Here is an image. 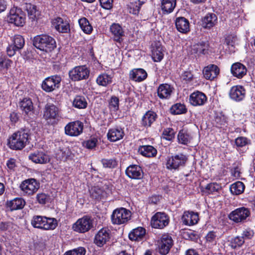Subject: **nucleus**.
Segmentation results:
<instances>
[{"label":"nucleus","mask_w":255,"mask_h":255,"mask_svg":"<svg viewBox=\"0 0 255 255\" xmlns=\"http://www.w3.org/2000/svg\"><path fill=\"white\" fill-rule=\"evenodd\" d=\"M29 136V130L28 128H21L9 137L8 145L13 150H21L28 142Z\"/></svg>","instance_id":"nucleus-1"},{"label":"nucleus","mask_w":255,"mask_h":255,"mask_svg":"<svg viewBox=\"0 0 255 255\" xmlns=\"http://www.w3.org/2000/svg\"><path fill=\"white\" fill-rule=\"evenodd\" d=\"M33 45L37 49L46 52H51L56 47L55 39L46 34L35 36L33 40Z\"/></svg>","instance_id":"nucleus-2"},{"label":"nucleus","mask_w":255,"mask_h":255,"mask_svg":"<svg viewBox=\"0 0 255 255\" xmlns=\"http://www.w3.org/2000/svg\"><path fill=\"white\" fill-rule=\"evenodd\" d=\"M31 224L34 228L45 230H54L57 226V222L55 218L38 215L32 217Z\"/></svg>","instance_id":"nucleus-3"},{"label":"nucleus","mask_w":255,"mask_h":255,"mask_svg":"<svg viewBox=\"0 0 255 255\" xmlns=\"http://www.w3.org/2000/svg\"><path fill=\"white\" fill-rule=\"evenodd\" d=\"M187 160V156L182 153L168 156L166 159V167L170 170H178L185 165Z\"/></svg>","instance_id":"nucleus-4"},{"label":"nucleus","mask_w":255,"mask_h":255,"mask_svg":"<svg viewBox=\"0 0 255 255\" xmlns=\"http://www.w3.org/2000/svg\"><path fill=\"white\" fill-rule=\"evenodd\" d=\"M131 212L124 208L115 210L111 216L112 223L116 225H121L127 223L130 219Z\"/></svg>","instance_id":"nucleus-5"},{"label":"nucleus","mask_w":255,"mask_h":255,"mask_svg":"<svg viewBox=\"0 0 255 255\" xmlns=\"http://www.w3.org/2000/svg\"><path fill=\"white\" fill-rule=\"evenodd\" d=\"M8 22L16 26H22L25 23V15L21 9L17 6L12 7L8 15Z\"/></svg>","instance_id":"nucleus-6"},{"label":"nucleus","mask_w":255,"mask_h":255,"mask_svg":"<svg viewBox=\"0 0 255 255\" xmlns=\"http://www.w3.org/2000/svg\"><path fill=\"white\" fill-rule=\"evenodd\" d=\"M90 74V71L86 65L76 66L69 72V76L73 81H79L87 79Z\"/></svg>","instance_id":"nucleus-7"},{"label":"nucleus","mask_w":255,"mask_h":255,"mask_svg":"<svg viewBox=\"0 0 255 255\" xmlns=\"http://www.w3.org/2000/svg\"><path fill=\"white\" fill-rule=\"evenodd\" d=\"M93 227L92 220L88 216L79 219L73 225V230L79 233H85Z\"/></svg>","instance_id":"nucleus-8"},{"label":"nucleus","mask_w":255,"mask_h":255,"mask_svg":"<svg viewBox=\"0 0 255 255\" xmlns=\"http://www.w3.org/2000/svg\"><path fill=\"white\" fill-rule=\"evenodd\" d=\"M39 183L34 178L25 180L20 185V188L24 195H32L39 188Z\"/></svg>","instance_id":"nucleus-9"},{"label":"nucleus","mask_w":255,"mask_h":255,"mask_svg":"<svg viewBox=\"0 0 255 255\" xmlns=\"http://www.w3.org/2000/svg\"><path fill=\"white\" fill-rule=\"evenodd\" d=\"M61 81V78L58 75L47 77L42 83V89L46 92H52L59 88Z\"/></svg>","instance_id":"nucleus-10"},{"label":"nucleus","mask_w":255,"mask_h":255,"mask_svg":"<svg viewBox=\"0 0 255 255\" xmlns=\"http://www.w3.org/2000/svg\"><path fill=\"white\" fill-rule=\"evenodd\" d=\"M250 211L244 207L238 208L232 211L228 215L229 218L235 223L244 222L250 216Z\"/></svg>","instance_id":"nucleus-11"},{"label":"nucleus","mask_w":255,"mask_h":255,"mask_svg":"<svg viewBox=\"0 0 255 255\" xmlns=\"http://www.w3.org/2000/svg\"><path fill=\"white\" fill-rule=\"evenodd\" d=\"M169 222L168 216L163 212L156 213L151 218V225L154 228L163 229Z\"/></svg>","instance_id":"nucleus-12"},{"label":"nucleus","mask_w":255,"mask_h":255,"mask_svg":"<svg viewBox=\"0 0 255 255\" xmlns=\"http://www.w3.org/2000/svg\"><path fill=\"white\" fill-rule=\"evenodd\" d=\"M83 127V124L81 121L70 122L65 127V134L71 136H77L82 133Z\"/></svg>","instance_id":"nucleus-13"},{"label":"nucleus","mask_w":255,"mask_h":255,"mask_svg":"<svg viewBox=\"0 0 255 255\" xmlns=\"http://www.w3.org/2000/svg\"><path fill=\"white\" fill-rule=\"evenodd\" d=\"M173 245V241L168 234L163 235L158 245V252L162 255H167Z\"/></svg>","instance_id":"nucleus-14"},{"label":"nucleus","mask_w":255,"mask_h":255,"mask_svg":"<svg viewBox=\"0 0 255 255\" xmlns=\"http://www.w3.org/2000/svg\"><path fill=\"white\" fill-rule=\"evenodd\" d=\"M111 232L107 228H102L95 235L94 243L98 247H102L110 241Z\"/></svg>","instance_id":"nucleus-15"},{"label":"nucleus","mask_w":255,"mask_h":255,"mask_svg":"<svg viewBox=\"0 0 255 255\" xmlns=\"http://www.w3.org/2000/svg\"><path fill=\"white\" fill-rule=\"evenodd\" d=\"M43 117L46 120H58L60 118L58 108L53 104H47L44 109Z\"/></svg>","instance_id":"nucleus-16"},{"label":"nucleus","mask_w":255,"mask_h":255,"mask_svg":"<svg viewBox=\"0 0 255 255\" xmlns=\"http://www.w3.org/2000/svg\"><path fill=\"white\" fill-rule=\"evenodd\" d=\"M126 175L132 179H141L143 176L141 167L138 165L132 164L128 166L126 170Z\"/></svg>","instance_id":"nucleus-17"},{"label":"nucleus","mask_w":255,"mask_h":255,"mask_svg":"<svg viewBox=\"0 0 255 255\" xmlns=\"http://www.w3.org/2000/svg\"><path fill=\"white\" fill-rule=\"evenodd\" d=\"M175 27L177 31L183 34H187L190 31V23L184 17L180 16L175 20Z\"/></svg>","instance_id":"nucleus-18"},{"label":"nucleus","mask_w":255,"mask_h":255,"mask_svg":"<svg viewBox=\"0 0 255 255\" xmlns=\"http://www.w3.org/2000/svg\"><path fill=\"white\" fill-rule=\"evenodd\" d=\"M124 135V128L120 127H116L109 129L107 133L108 139L112 142H115L122 139Z\"/></svg>","instance_id":"nucleus-19"},{"label":"nucleus","mask_w":255,"mask_h":255,"mask_svg":"<svg viewBox=\"0 0 255 255\" xmlns=\"http://www.w3.org/2000/svg\"><path fill=\"white\" fill-rule=\"evenodd\" d=\"M207 100L205 94L197 91L192 93L189 98L190 104L194 106H202L205 104Z\"/></svg>","instance_id":"nucleus-20"},{"label":"nucleus","mask_w":255,"mask_h":255,"mask_svg":"<svg viewBox=\"0 0 255 255\" xmlns=\"http://www.w3.org/2000/svg\"><path fill=\"white\" fill-rule=\"evenodd\" d=\"M52 25L59 32L67 33L70 31V25L68 21L61 17H57L52 21Z\"/></svg>","instance_id":"nucleus-21"},{"label":"nucleus","mask_w":255,"mask_h":255,"mask_svg":"<svg viewBox=\"0 0 255 255\" xmlns=\"http://www.w3.org/2000/svg\"><path fill=\"white\" fill-rule=\"evenodd\" d=\"M110 31L115 41L121 43L123 41L125 32L122 26L119 23H113L110 26Z\"/></svg>","instance_id":"nucleus-22"},{"label":"nucleus","mask_w":255,"mask_h":255,"mask_svg":"<svg viewBox=\"0 0 255 255\" xmlns=\"http://www.w3.org/2000/svg\"><path fill=\"white\" fill-rule=\"evenodd\" d=\"M173 90V87L168 84H160L157 89V96L161 99H168Z\"/></svg>","instance_id":"nucleus-23"},{"label":"nucleus","mask_w":255,"mask_h":255,"mask_svg":"<svg viewBox=\"0 0 255 255\" xmlns=\"http://www.w3.org/2000/svg\"><path fill=\"white\" fill-rule=\"evenodd\" d=\"M229 95L232 99L236 101H241L245 97L246 90L242 86H233L230 91Z\"/></svg>","instance_id":"nucleus-24"},{"label":"nucleus","mask_w":255,"mask_h":255,"mask_svg":"<svg viewBox=\"0 0 255 255\" xmlns=\"http://www.w3.org/2000/svg\"><path fill=\"white\" fill-rule=\"evenodd\" d=\"M28 158L35 163L45 164L49 162V156L42 151H36L29 154Z\"/></svg>","instance_id":"nucleus-25"},{"label":"nucleus","mask_w":255,"mask_h":255,"mask_svg":"<svg viewBox=\"0 0 255 255\" xmlns=\"http://www.w3.org/2000/svg\"><path fill=\"white\" fill-rule=\"evenodd\" d=\"M220 69L217 65L210 64L205 67L203 70V74L205 79L212 80L219 75Z\"/></svg>","instance_id":"nucleus-26"},{"label":"nucleus","mask_w":255,"mask_h":255,"mask_svg":"<svg viewBox=\"0 0 255 255\" xmlns=\"http://www.w3.org/2000/svg\"><path fill=\"white\" fill-rule=\"evenodd\" d=\"M198 214L193 211H185L182 217L183 223L185 225L191 226L198 223Z\"/></svg>","instance_id":"nucleus-27"},{"label":"nucleus","mask_w":255,"mask_h":255,"mask_svg":"<svg viewBox=\"0 0 255 255\" xmlns=\"http://www.w3.org/2000/svg\"><path fill=\"white\" fill-rule=\"evenodd\" d=\"M147 76L146 72L143 69H133L129 72V79L137 82H140L145 80Z\"/></svg>","instance_id":"nucleus-28"},{"label":"nucleus","mask_w":255,"mask_h":255,"mask_svg":"<svg viewBox=\"0 0 255 255\" xmlns=\"http://www.w3.org/2000/svg\"><path fill=\"white\" fill-rule=\"evenodd\" d=\"M157 118V115L156 113L149 110L143 116L140 124L142 127L148 128L151 126Z\"/></svg>","instance_id":"nucleus-29"},{"label":"nucleus","mask_w":255,"mask_h":255,"mask_svg":"<svg viewBox=\"0 0 255 255\" xmlns=\"http://www.w3.org/2000/svg\"><path fill=\"white\" fill-rule=\"evenodd\" d=\"M20 109L29 117L33 116V105L29 98H24L19 103Z\"/></svg>","instance_id":"nucleus-30"},{"label":"nucleus","mask_w":255,"mask_h":255,"mask_svg":"<svg viewBox=\"0 0 255 255\" xmlns=\"http://www.w3.org/2000/svg\"><path fill=\"white\" fill-rule=\"evenodd\" d=\"M25 202L21 198H16L13 200L7 201L6 207L11 211L22 209L25 206Z\"/></svg>","instance_id":"nucleus-31"},{"label":"nucleus","mask_w":255,"mask_h":255,"mask_svg":"<svg viewBox=\"0 0 255 255\" xmlns=\"http://www.w3.org/2000/svg\"><path fill=\"white\" fill-rule=\"evenodd\" d=\"M217 22V17L214 13H208L202 19L201 25L205 28L210 29Z\"/></svg>","instance_id":"nucleus-32"},{"label":"nucleus","mask_w":255,"mask_h":255,"mask_svg":"<svg viewBox=\"0 0 255 255\" xmlns=\"http://www.w3.org/2000/svg\"><path fill=\"white\" fill-rule=\"evenodd\" d=\"M231 72L234 76L238 78H242L247 73V68L245 66L240 63H236L231 67Z\"/></svg>","instance_id":"nucleus-33"},{"label":"nucleus","mask_w":255,"mask_h":255,"mask_svg":"<svg viewBox=\"0 0 255 255\" xmlns=\"http://www.w3.org/2000/svg\"><path fill=\"white\" fill-rule=\"evenodd\" d=\"M145 233V229L139 227L131 231L128 235V237L131 241H140L144 237Z\"/></svg>","instance_id":"nucleus-34"},{"label":"nucleus","mask_w":255,"mask_h":255,"mask_svg":"<svg viewBox=\"0 0 255 255\" xmlns=\"http://www.w3.org/2000/svg\"><path fill=\"white\" fill-rule=\"evenodd\" d=\"M213 125L217 128L224 129L227 127V118L221 113H217L213 120Z\"/></svg>","instance_id":"nucleus-35"},{"label":"nucleus","mask_w":255,"mask_h":255,"mask_svg":"<svg viewBox=\"0 0 255 255\" xmlns=\"http://www.w3.org/2000/svg\"><path fill=\"white\" fill-rule=\"evenodd\" d=\"M138 151L142 155L147 157H154L157 154V150L149 145L140 146Z\"/></svg>","instance_id":"nucleus-36"},{"label":"nucleus","mask_w":255,"mask_h":255,"mask_svg":"<svg viewBox=\"0 0 255 255\" xmlns=\"http://www.w3.org/2000/svg\"><path fill=\"white\" fill-rule=\"evenodd\" d=\"M164 56L163 47L159 43H156L152 50V58L154 62H160Z\"/></svg>","instance_id":"nucleus-37"},{"label":"nucleus","mask_w":255,"mask_h":255,"mask_svg":"<svg viewBox=\"0 0 255 255\" xmlns=\"http://www.w3.org/2000/svg\"><path fill=\"white\" fill-rule=\"evenodd\" d=\"M176 5V0H162L161 8L164 14L171 13Z\"/></svg>","instance_id":"nucleus-38"},{"label":"nucleus","mask_w":255,"mask_h":255,"mask_svg":"<svg viewBox=\"0 0 255 255\" xmlns=\"http://www.w3.org/2000/svg\"><path fill=\"white\" fill-rule=\"evenodd\" d=\"M25 9L27 11L28 17L33 21L37 19L39 15V11L36 5L30 3H25Z\"/></svg>","instance_id":"nucleus-39"},{"label":"nucleus","mask_w":255,"mask_h":255,"mask_svg":"<svg viewBox=\"0 0 255 255\" xmlns=\"http://www.w3.org/2000/svg\"><path fill=\"white\" fill-rule=\"evenodd\" d=\"M144 3V1L137 0L130 2L128 5V11L130 13L138 15L141 6Z\"/></svg>","instance_id":"nucleus-40"},{"label":"nucleus","mask_w":255,"mask_h":255,"mask_svg":"<svg viewBox=\"0 0 255 255\" xmlns=\"http://www.w3.org/2000/svg\"><path fill=\"white\" fill-rule=\"evenodd\" d=\"M192 139L190 133L185 129H181L178 134V140L180 143L187 145L190 142Z\"/></svg>","instance_id":"nucleus-41"},{"label":"nucleus","mask_w":255,"mask_h":255,"mask_svg":"<svg viewBox=\"0 0 255 255\" xmlns=\"http://www.w3.org/2000/svg\"><path fill=\"white\" fill-rule=\"evenodd\" d=\"M221 189V186L215 182L207 184L205 187H201V191L205 194H210L219 192Z\"/></svg>","instance_id":"nucleus-42"},{"label":"nucleus","mask_w":255,"mask_h":255,"mask_svg":"<svg viewBox=\"0 0 255 255\" xmlns=\"http://www.w3.org/2000/svg\"><path fill=\"white\" fill-rule=\"evenodd\" d=\"M12 61L5 56H0V72L3 74L7 73L8 68L11 66Z\"/></svg>","instance_id":"nucleus-43"},{"label":"nucleus","mask_w":255,"mask_h":255,"mask_svg":"<svg viewBox=\"0 0 255 255\" xmlns=\"http://www.w3.org/2000/svg\"><path fill=\"white\" fill-rule=\"evenodd\" d=\"M245 186L241 181H237L232 184L230 186V191L234 195H240L243 193Z\"/></svg>","instance_id":"nucleus-44"},{"label":"nucleus","mask_w":255,"mask_h":255,"mask_svg":"<svg viewBox=\"0 0 255 255\" xmlns=\"http://www.w3.org/2000/svg\"><path fill=\"white\" fill-rule=\"evenodd\" d=\"M96 81L99 85L106 87L112 83V77L107 74H103L97 77Z\"/></svg>","instance_id":"nucleus-45"},{"label":"nucleus","mask_w":255,"mask_h":255,"mask_svg":"<svg viewBox=\"0 0 255 255\" xmlns=\"http://www.w3.org/2000/svg\"><path fill=\"white\" fill-rule=\"evenodd\" d=\"M79 25L82 30L87 34H90L93 30V27L90 24L88 19L85 17H83L79 20Z\"/></svg>","instance_id":"nucleus-46"},{"label":"nucleus","mask_w":255,"mask_h":255,"mask_svg":"<svg viewBox=\"0 0 255 255\" xmlns=\"http://www.w3.org/2000/svg\"><path fill=\"white\" fill-rule=\"evenodd\" d=\"M244 243V239L240 236H237L231 239L229 246L232 249L235 250L241 248Z\"/></svg>","instance_id":"nucleus-47"},{"label":"nucleus","mask_w":255,"mask_h":255,"mask_svg":"<svg viewBox=\"0 0 255 255\" xmlns=\"http://www.w3.org/2000/svg\"><path fill=\"white\" fill-rule=\"evenodd\" d=\"M73 106L78 109H85L87 107V103L85 97L81 96H76L73 102Z\"/></svg>","instance_id":"nucleus-48"},{"label":"nucleus","mask_w":255,"mask_h":255,"mask_svg":"<svg viewBox=\"0 0 255 255\" xmlns=\"http://www.w3.org/2000/svg\"><path fill=\"white\" fill-rule=\"evenodd\" d=\"M106 194V192L102 189L94 187L90 191L91 197L95 200H100L103 199Z\"/></svg>","instance_id":"nucleus-49"},{"label":"nucleus","mask_w":255,"mask_h":255,"mask_svg":"<svg viewBox=\"0 0 255 255\" xmlns=\"http://www.w3.org/2000/svg\"><path fill=\"white\" fill-rule=\"evenodd\" d=\"M187 109L184 105L181 103H177L173 105L170 108V112L173 115H179L185 113Z\"/></svg>","instance_id":"nucleus-50"},{"label":"nucleus","mask_w":255,"mask_h":255,"mask_svg":"<svg viewBox=\"0 0 255 255\" xmlns=\"http://www.w3.org/2000/svg\"><path fill=\"white\" fill-rule=\"evenodd\" d=\"M235 144L237 147L239 149L240 148L245 147L247 145L251 144V140L247 137L244 136H240L235 139Z\"/></svg>","instance_id":"nucleus-51"},{"label":"nucleus","mask_w":255,"mask_h":255,"mask_svg":"<svg viewBox=\"0 0 255 255\" xmlns=\"http://www.w3.org/2000/svg\"><path fill=\"white\" fill-rule=\"evenodd\" d=\"M13 45L18 50L21 49L25 44L23 37L20 35H15L13 38Z\"/></svg>","instance_id":"nucleus-52"},{"label":"nucleus","mask_w":255,"mask_h":255,"mask_svg":"<svg viewBox=\"0 0 255 255\" xmlns=\"http://www.w3.org/2000/svg\"><path fill=\"white\" fill-rule=\"evenodd\" d=\"M209 47V43L208 42L202 41L199 42L195 45V49L197 52L200 54H205L207 53Z\"/></svg>","instance_id":"nucleus-53"},{"label":"nucleus","mask_w":255,"mask_h":255,"mask_svg":"<svg viewBox=\"0 0 255 255\" xmlns=\"http://www.w3.org/2000/svg\"><path fill=\"white\" fill-rule=\"evenodd\" d=\"M36 199L39 204L44 205L49 202L50 196L45 193H39L36 195Z\"/></svg>","instance_id":"nucleus-54"},{"label":"nucleus","mask_w":255,"mask_h":255,"mask_svg":"<svg viewBox=\"0 0 255 255\" xmlns=\"http://www.w3.org/2000/svg\"><path fill=\"white\" fill-rule=\"evenodd\" d=\"M101 162L105 168H114L118 165V161L115 158L102 159Z\"/></svg>","instance_id":"nucleus-55"},{"label":"nucleus","mask_w":255,"mask_h":255,"mask_svg":"<svg viewBox=\"0 0 255 255\" xmlns=\"http://www.w3.org/2000/svg\"><path fill=\"white\" fill-rule=\"evenodd\" d=\"M183 237L186 240L196 242L199 238L198 234L194 231L188 230L183 233Z\"/></svg>","instance_id":"nucleus-56"},{"label":"nucleus","mask_w":255,"mask_h":255,"mask_svg":"<svg viewBox=\"0 0 255 255\" xmlns=\"http://www.w3.org/2000/svg\"><path fill=\"white\" fill-rule=\"evenodd\" d=\"M109 108L114 111H117L119 110V99L117 97L115 96L111 97L109 102Z\"/></svg>","instance_id":"nucleus-57"},{"label":"nucleus","mask_w":255,"mask_h":255,"mask_svg":"<svg viewBox=\"0 0 255 255\" xmlns=\"http://www.w3.org/2000/svg\"><path fill=\"white\" fill-rule=\"evenodd\" d=\"M86 250L83 247H79L66 252L64 255H85Z\"/></svg>","instance_id":"nucleus-58"},{"label":"nucleus","mask_w":255,"mask_h":255,"mask_svg":"<svg viewBox=\"0 0 255 255\" xmlns=\"http://www.w3.org/2000/svg\"><path fill=\"white\" fill-rule=\"evenodd\" d=\"M181 79L186 83H188L193 79V75L190 71H184L180 76Z\"/></svg>","instance_id":"nucleus-59"},{"label":"nucleus","mask_w":255,"mask_h":255,"mask_svg":"<svg viewBox=\"0 0 255 255\" xmlns=\"http://www.w3.org/2000/svg\"><path fill=\"white\" fill-rule=\"evenodd\" d=\"M174 131L171 128H167L163 131V135L164 138L166 140H171L174 137Z\"/></svg>","instance_id":"nucleus-60"},{"label":"nucleus","mask_w":255,"mask_h":255,"mask_svg":"<svg viewBox=\"0 0 255 255\" xmlns=\"http://www.w3.org/2000/svg\"><path fill=\"white\" fill-rule=\"evenodd\" d=\"M98 140L96 138H92L85 141L83 143L84 145L88 149H92L96 147Z\"/></svg>","instance_id":"nucleus-61"},{"label":"nucleus","mask_w":255,"mask_h":255,"mask_svg":"<svg viewBox=\"0 0 255 255\" xmlns=\"http://www.w3.org/2000/svg\"><path fill=\"white\" fill-rule=\"evenodd\" d=\"M217 239L216 233L214 231H210L206 236L207 242L210 243H216Z\"/></svg>","instance_id":"nucleus-62"},{"label":"nucleus","mask_w":255,"mask_h":255,"mask_svg":"<svg viewBox=\"0 0 255 255\" xmlns=\"http://www.w3.org/2000/svg\"><path fill=\"white\" fill-rule=\"evenodd\" d=\"M101 5L104 8L110 9L113 7V0H99Z\"/></svg>","instance_id":"nucleus-63"},{"label":"nucleus","mask_w":255,"mask_h":255,"mask_svg":"<svg viewBox=\"0 0 255 255\" xmlns=\"http://www.w3.org/2000/svg\"><path fill=\"white\" fill-rule=\"evenodd\" d=\"M240 237L244 240L245 239H250L254 236V232L250 229H246L243 231Z\"/></svg>","instance_id":"nucleus-64"}]
</instances>
